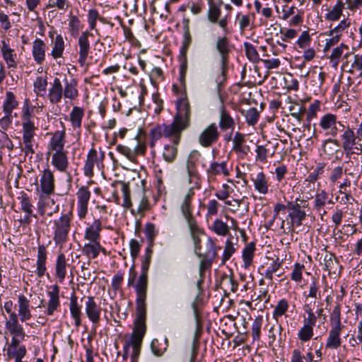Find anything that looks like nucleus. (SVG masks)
Returning a JSON list of instances; mask_svg holds the SVG:
<instances>
[{"label": "nucleus", "instance_id": "nucleus-32", "mask_svg": "<svg viewBox=\"0 0 362 362\" xmlns=\"http://www.w3.org/2000/svg\"><path fill=\"white\" fill-rule=\"evenodd\" d=\"M69 267V264L67 263L65 255L64 253L59 254L55 263V276L59 282L64 281Z\"/></svg>", "mask_w": 362, "mask_h": 362}, {"label": "nucleus", "instance_id": "nucleus-30", "mask_svg": "<svg viewBox=\"0 0 362 362\" xmlns=\"http://www.w3.org/2000/svg\"><path fill=\"white\" fill-rule=\"evenodd\" d=\"M103 229L102 222L100 219H95L86 228L84 239L91 242H100V232Z\"/></svg>", "mask_w": 362, "mask_h": 362}, {"label": "nucleus", "instance_id": "nucleus-59", "mask_svg": "<svg viewBox=\"0 0 362 362\" xmlns=\"http://www.w3.org/2000/svg\"><path fill=\"white\" fill-rule=\"evenodd\" d=\"M263 322V317L259 315L255 317L252 326V337L253 341H259L261 336V328Z\"/></svg>", "mask_w": 362, "mask_h": 362}, {"label": "nucleus", "instance_id": "nucleus-12", "mask_svg": "<svg viewBox=\"0 0 362 362\" xmlns=\"http://www.w3.org/2000/svg\"><path fill=\"white\" fill-rule=\"evenodd\" d=\"M105 158V153L100 151L98 154L95 148H92L88 153L87 158L83 166V173L86 177H92L93 176V168L95 165L100 170L103 167V160Z\"/></svg>", "mask_w": 362, "mask_h": 362}, {"label": "nucleus", "instance_id": "nucleus-45", "mask_svg": "<svg viewBox=\"0 0 362 362\" xmlns=\"http://www.w3.org/2000/svg\"><path fill=\"white\" fill-rule=\"evenodd\" d=\"M100 250H101L100 242L89 241L82 247V253L88 259H95L98 256Z\"/></svg>", "mask_w": 362, "mask_h": 362}, {"label": "nucleus", "instance_id": "nucleus-31", "mask_svg": "<svg viewBox=\"0 0 362 362\" xmlns=\"http://www.w3.org/2000/svg\"><path fill=\"white\" fill-rule=\"evenodd\" d=\"M219 127L223 131L233 129L235 126V119L230 115L229 111L222 105L219 108Z\"/></svg>", "mask_w": 362, "mask_h": 362}, {"label": "nucleus", "instance_id": "nucleus-53", "mask_svg": "<svg viewBox=\"0 0 362 362\" xmlns=\"http://www.w3.org/2000/svg\"><path fill=\"white\" fill-rule=\"evenodd\" d=\"M245 54L247 59L255 63L259 60V54L255 47V46L248 42H245L243 43Z\"/></svg>", "mask_w": 362, "mask_h": 362}, {"label": "nucleus", "instance_id": "nucleus-5", "mask_svg": "<svg viewBox=\"0 0 362 362\" xmlns=\"http://www.w3.org/2000/svg\"><path fill=\"white\" fill-rule=\"evenodd\" d=\"M146 297L136 296V308L137 317L135 321V327L129 339V341L142 342L146 333Z\"/></svg>", "mask_w": 362, "mask_h": 362}, {"label": "nucleus", "instance_id": "nucleus-33", "mask_svg": "<svg viewBox=\"0 0 362 362\" xmlns=\"http://www.w3.org/2000/svg\"><path fill=\"white\" fill-rule=\"evenodd\" d=\"M47 250L44 245H40L37 247V257L36 262V274L38 278H42L46 272Z\"/></svg>", "mask_w": 362, "mask_h": 362}, {"label": "nucleus", "instance_id": "nucleus-17", "mask_svg": "<svg viewBox=\"0 0 362 362\" xmlns=\"http://www.w3.org/2000/svg\"><path fill=\"white\" fill-rule=\"evenodd\" d=\"M221 13V11L218 5L214 3L209 4L207 12L209 21L213 24L218 23L219 27L223 29V32L227 34L228 33V19L227 17H224L219 20Z\"/></svg>", "mask_w": 362, "mask_h": 362}, {"label": "nucleus", "instance_id": "nucleus-51", "mask_svg": "<svg viewBox=\"0 0 362 362\" xmlns=\"http://www.w3.org/2000/svg\"><path fill=\"white\" fill-rule=\"evenodd\" d=\"M142 342L126 340L124 344V349H129L130 346L133 349L131 356V362H139V357L141 352V346Z\"/></svg>", "mask_w": 362, "mask_h": 362}, {"label": "nucleus", "instance_id": "nucleus-49", "mask_svg": "<svg viewBox=\"0 0 362 362\" xmlns=\"http://www.w3.org/2000/svg\"><path fill=\"white\" fill-rule=\"evenodd\" d=\"M255 251V243L254 242L249 243L243 250V260L245 268L249 267L254 257Z\"/></svg>", "mask_w": 362, "mask_h": 362}, {"label": "nucleus", "instance_id": "nucleus-36", "mask_svg": "<svg viewBox=\"0 0 362 362\" xmlns=\"http://www.w3.org/2000/svg\"><path fill=\"white\" fill-rule=\"evenodd\" d=\"M49 37L52 39V43L53 45L50 53L51 56L54 59L62 57L65 47L64 40L62 35L59 34L57 35L55 38H54V33L50 32L49 33Z\"/></svg>", "mask_w": 362, "mask_h": 362}, {"label": "nucleus", "instance_id": "nucleus-54", "mask_svg": "<svg viewBox=\"0 0 362 362\" xmlns=\"http://www.w3.org/2000/svg\"><path fill=\"white\" fill-rule=\"evenodd\" d=\"M330 326L331 327L344 328L341 321V308L340 305L335 306L330 315Z\"/></svg>", "mask_w": 362, "mask_h": 362}, {"label": "nucleus", "instance_id": "nucleus-64", "mask_svg": "<svg viewBox=\"0 0 362 362\" xmlns=\"http://www.w3.org/2000/svg\"><path fill=\"white\" fill-rule=\"evenodd\" d=\"M144 233L146 235V237L148 241L149 242L148 246H151V248L153 246L154 239L158 234V232L156 230L155 225L152 223H146L145 226Z\"/></svg>", "mask_w": 362, "mask_h": 362}, {"label": "nucleus", "instance_id": "nucleus-25", "mask_svg": "<svg viewBox=\"0 0 362 362\" xmlns=\"http://www.w3.org/2000/svg\"><path fill=\"white\" fill-rule=\"evenodd\" d=\"M206 175L209 179H214L216 176L223 175L227 177L230 175V171L227 167V163L222 161L221 163L211 162L206 169Z\"/></svg>", "mask_w": 362, "mask_h": 362}, {"label": "nucleus", "instance_id": "nucleus-48", "mask_svg": "<svg viewBox=\"0 0 362 362\" xmlns=\"http://www.w3.org/2000/svg\"><path fill=\"white\" fill-rule=\"evenodd\" d=\"M168 347V339L165 337L163 341L155 339L151 341L152 352L157 356H161Z\"/></svg>", "mask_w": 362, "mask_h": 362}, {"label": "nucleus", "instance_id": "nucleus-18", "mask_svg": "<svg viewBox=\"0 0 362 362\" xmlns=\"http://www.w3.org/2000/svg\"><path fill=\"white\" fill-rule=\"evenodd\" d=\"M91 34L85 31L81 33V35L78 37V62L81 66H84L86 59L88 58V54L90 49V42L88 40V37Z\"/></svg>", "mask_w": 362, "mask_h": 362}, {"label": "nucleus", "instance_id": "nucleus-9", "mask_svg": "<svg viewBox=\"0 0 362 362\" xmlns=\"http://www.w3.org/2000/svg\"><path fill=\"white\" fill-rule=\"evenodd\" d=\"M40 198L45 199V204H48L49 202L54 204V201L49 198V196L54 194L55 190V180L53 172L49 169H45L42 172L40 180Z\"/></svg>", "mask_w": 362, "mask_h": 362}, {"label": "nucleus", "instance_id": "nucleus-22", "mask_svg": "<svg viewBox=\"0 0 362 362\" xmlns=\"http://www.w3.org/2000/svg\"><path fill=\"white\" fill-rule=\"evenodd\" d=\"M63 84L59 78H54L48 91V99L52 105L58 104L63 98Z\"/></svg>", "mask_w": 362, "mask_h": 362}, {"label": "nucleus", "instance_id": "nucleus-29", "mask_svg": "<svg viewBox=\"0 0 362 362\" xmlns=\"http://www.w3.org/2000/svg\"><path fill=\"white\" fill-rule=\"evenodd\" d=\"M31 114L27 109L23 115V139L33 140L36 127L30 119Z\"/></svg>", "mask_w": 362, "mask_h": 362}, {"label": "nucleus", "instance_id": "nucleus-61", "mask_svg": "<svg viewBox=\"0 0 362 362\" xmlns=\"http://www.w3.org/2000/svg\"><path fill=\"white\" fill-rule=\"evenodd\" d=\"M69 28L71 35L76 37L81 28V23L79 18L76 16H71L69 21Z\"/></svg>", "mask_w": 362, "mask_h": 362}, {"label": "nucleus", "instance_id": "nucleus-19", "mask_svg": "<svg viewBox=\"0 0 362 362\" xmlns=\"http://www.w3.org/2000/svg\"><path fill=\"white\" fill-rule=\"evenodd\" d=\"M232 151L238 155L240 158L247 156L250 151V148L246 144V136L244 134L237 132L232 139Z\"/></svg>", "mask_w": 362, "mask_h": 362}, {"label": "nucleus", "instance_id": "nucleus-24", "mask_svg": "<svg viewBox=\"0 0 362 362\" xmlns=\"http://www.w3.org/2000/svg\"><path fill=\"white\" fill-rule=\"evenodd\" d=\"M63 97L65 99L75 100L79 95L78 90V81L76 78L68 79L65 77L63 80Z\"/></svg>", "mask_w": 362, "mask_h": 362}, {"label": "nucleus", "instance_id": "nucleus-35", "mask_svg": "<svg viewBox=\"0 0 362 362\" xmlns=\"http://www.w3.org/2000/svg\"><path fill=\"white\" fill-rule=\"evenodd\" d=\"M46 45L43 40L37 38L33 42L32 54L37 64H42L45 59Z\"/></svg>", "mask_w": 362, "mask_h": 362}, {"label": "nucleus", "instance_id": "nucleus-46", "mask_svg": "<svg viewBox=\"0 0 362 362\" xmlns=\"http://www.w3.org/2000/svg\"><path fill=\"white\" fill-rule=\"evenodd\" d=\"M18 106V102L14 93L11 91H6V98L3 103V111L6 115L12 114L13 110Z\"/></svg>", "mask_w": 362, "mask_h": 362}, {"label": "nucleus", "instance_id": "nucleus-27", "mask_svg": "<svg viewBox=\"0 0 362 362\" xmlns=\"http://www.w3.org/2000/svg\"><path fill=\"white\" fill-rule=\"evenodd\" d=\"M344 328L331 327L326 340V349L331 350L338 349L342 343L341 334Z\"/></svg>", "mask_w": 362, "mask_h": 362}, {"label": "nucleus", "instance_id": "nucleus-7", "mask_svg": "<svg viewBox=\"0 0 362 362\" xmlns=\"http://www.w3.org/2000/svg\"><path fill=\"white\" fill-rule=\"evenodd\" d=\"M72 217V213L69 212L62 214L58 219L54 221L53 240L57 245L62 246L67 241Z\"/></svg>", "mask_w": 362, "mask_h": 362}, {"label": "nucleus", "instance_id": "nucleus-14", "mask_svg": "<svg viewBox=\"0 0 362 362\" xmlns=\"http://www.w3.org/2000/svg\"><path fill=\"white\" fill-rule=\"evenodd\" d=\"M220 137V132L216 123L206 127L198 136V142L204 148H209L216 144Z\"/></svg>", "mask_w": 362, "mask_h": 362}, {"label": "nucleus", "instance_id": "nucleus-21", "mask_svg": "<svg viewBox=\"0 0 362 362\" xmlns=\"http://www.w3.org/2000/svg\"><path fill=\"white\" fill-rule=\"evenodd\" d=\"M49 288L50 290L47 291L49 299L47 302V309L45 310V313L48 316H52L60 307L59 286L57 284H54Z\"/></svg>", "mask_w": 362, "mask_h": 362}, {"label": "nucleus", "instance_id": "nucleus-20", "mask_svg": "<svg viewBox=\"0 0 362 362\" xmlns=\"http://www.w3.org/2000/svg\"><path fill=\"white\" fill-rule=\"evenodd\" d=\"M52 156L51 163L54 168L61 173H66L69 168L68 151H55L47 153Z\"/></svg>", "mask_w": 362, "mask_h": 362}, {"label": "nucleus", "instance_id": "nucleus-42", "mask_svg": "<svg viewBox=\"0 0 362 362\" xmlns=\"http://www.w3.org/2000/svg\"><path fill=\"white\" fill-rule=\"evenodd\" d=\"M69 309L76 327H79L81 325V306L78 304L77 296L75 294L70 298Z\"/></svg>", "mask_w": 362, "mask_h": 362}, {"label": "nucleus", "instance_id": "nucleus-39", "mask_svg": "<svg viewBox=\"0 0 362 362\" xmlns=\"http://www.w3.org/2000/svg\"><path fill=\"white\" fill-rule=\"evenodd\" d=\"M112 186L115 189L119 188L124 199L122 206L126 209H130L132 206V203L131 201L129 183L121 180H117L112 182Z\"/></svg>", "mask_w": 362, "mask_h": 362}, {"label": "nucleus", "instance_id": "nucleus-34", "mask_svg": "<svg viewBox=\"0 0 362 362\" xmlns=\"http://www.w3.org/2000/svg\"><path fill=\"white\" fill-rule=\"evenodd\" d=\"M171 139L173 143L165 144L162 151L163 158L168 163H173L177 158L178 153L177 146L180 144L181 137H179L177 143L175 141V137H171Z\"/></svg>", "mask_w": 362, "mask_h": 362}, {"label": "nucleus", "instance_id": "nucleus-4", "mask_svg": "<svg viewBox=\"0 0 362 362\" xmlns=\"http://www.w3.org/2000/svg\"><path fill=\"white\" fill-rule=\"evenodd\" d=\"M194 245L195 253L202 257L199 264V275L202 277L206 270L211 269V264L217 255V250L215 243L211 238H209L205 243L206 250H204L201 246V239L197 236L196 239H192Z\"/></svg>", "mask_w": 362, "mask_h": 362}, {"label": "nucleus", "instance_id": "nucleus-47", "mask_svg": "<svg viewBox=\"0 0 362 362\" xmlns=\"http://www.w3.org/2000/svg\"><path fill=\"white\" fill-rule=\"evenodd\" d=\"M83 116V108L78 106H74L73 107L70 112L69 117L71 126L74 129L81 128Z\"/></svg>", "mask_w": 362, "mask_h": 362}, {"label": "nucleus", "instance_id": "nucleus-11", "mask_svg": "<svg viewBox=\"0 0 362 362\" xmlns=\"http://www.w3.org/2000/svg\"><path fill=\"white\" fill-rule=\"evenodd\" d=\"M149 146L152 148L155 147L156 143L162 136L166 138L175 137V143L178 141L179 137H180L171 124H162L153 126L149 131Z\"/></svg>", "mask_w": 362, "mask_h": 362}, {"label": "nucleus", "instance_id": "nucleus-63", "mask_svg": "<svg viewBox=\"0 0 362 362\" xmlns=\"http://www.w3.org/2000/svg\"><path fill=\"white\" fill-rule=\"evenodd\" d=\"M313 336V327L303 325L298 333L299 339L302 341H309Z\"/></svg>", "mask_w": 362, "mask_h": 362}, {"label": "nucleus", "instance_id": "nucleus-28", "mask_svg": "<svg viewBox=\"0 0 362 362\" xmlns=\"http://www.w3.org/2000/svg\"><path fill=\"white\" fill-rule=\"evenodd\" d=\"M337 123L341 125L339 122L337 121L336 115L328 113L322 117L320 126L324 130L327 131V134L334 136L338 133V129L337 128Z\"/></svg>", "mask_w": 362, "mask_h": 362}, {"label": "nucleus", "instance_id": "nucleus-2", "mask_svg": "<svg viewBox=\"0 0 362 362\" xmlns=\"http://www.w3.org/2000/svg\"><path fill=\"white\" fill-rule=\"evenodd\" d=\"M194 195V189L192 188L189 189L180 203V211L187 223L192 238L197 240V236L202 235L204 230L199 227L196 218L192 214L194 206L192 201Z\"/></svg>", "mask_w": 362, "mask_h": 362}, {"label": "nucleus", "instance_id": "nucleus-56", "mask_svg": "<svg viewBox=\"0 0 362 362\" xmlns=\"http://www.w3.org/2000/svg\"><path fill=\"white\" fill-rule=\"evenodd\" d=\"M282 267V262L279 261V258L273 260L272 262L267 267L264 272V277L270 281L273 279V274L277 273Z\"/></svg>", "mask_w": 362, "mask_h": 362}, {"label": "nucleus", "instance_id": "nucleus-16", "mask_svg": "<svg viewBox=\"0 0 362 362\" xmlns=\"http://www.w3.org/2000/svg\"><path fill=\"white\" fill-rule=\"evenodd\" d=\"M84 299L85 311L88 318L93 325H98L100 320L101 308L97 304L93 296H84L81 300Z\"/></svg>", "mask_w": 362, "mask_h": 362}, {"label": "nucleus", "instance_id": "nucleus-55", "mask_svg": "<svg viewBox=\"0 0 362 362\" xmlns=\"http://www.w3.org/2000/svg\"><path fill=\"white\" fill-rule=\"evenodd\" d=\"M232 239V238H228L225 243L223 254L221 259L222 264H225L236 251V248L234 245L235 244L233 243Z\"/></svg>", "mask_w": 362, "mask_h": 362}, {"label": "nucleus", "instance_id": "nucleus-52", "mask_svg": "<svg viewBox=\"0 0 362 362\" xmlns=\"http://www.w3.org/2000/svg\"><path fill=\"white\" fill-rule=\"evenodd\" d=\"M47 86V77L37 76L33 83L34 92L38 96H44L46 93Z\"/></svg>", "mask_w": 362, "mask_h": 362}, {"label": "nucleus", "instance_id": "nucleus-6", "mask_svg": "<svg viewBox=\"0 0 362 362\" xmlns=\"http://www.w3.org/2000/svg\"><path fill=\"white\" fill-rule=\"evenodd\" d=\"M191 107L187 98H181L177 102V113L171 123L181 137L182 132L190 125Z\"/></svg>", "mask_w": 362, "mask_h": 362}, {"label": "nucleus", "instance_id": "nucleus-26", "mask_svg": "<svg viewBox=\"0 0 362 362\" xmlns=\"http://www.w3.org/2000/svg\"><path fill=\"white\" fill-rule=\"evenodd\" d=\"M5 327L11 335H18L21 339L24 340L25 333L21 325L18 322L17 314H11L6 320Z\"/></svg>", "mask_w": 362, "mask_h": 362}, {"label": "nucleus", "instance_id": "nucleus-8", "mask_svg": "<svg viewBox=\"0 0 362 362\" xmlns=\"http://www.w3.org/2000/svg\"><path fill=\"white\" fill-rule=\"evenodd\" d=\"M183 35L182 46L180 47V56L183 62L180 66V77L184 78L187 69V53L192 42V36L190 32V19L185 15L183 16L182 21Z\"/></svg>", "mask_w": 362, "mask_h": 362}, {"label": "nucleus", "instance_id": "nucleus-57", "mask_svg": "<svg viewBox=\"0 0 362 362\" xmlns=\"http://www.w3.org/2000/svg\"><path fill=\"white\" fill-rule=\"evenodd\" d=\"M211 228L213 231L218 235L225 236L229 231V227L221 219H216L212 226Z\"/></svg>", "mask_w": 362, "mask_h": 362}, {"label": "nucleus", "instance_id": "nucleus-38", "mask_svg": "<svg viewBox=\"0 0 362 362\" xmlns=\"http://www.w3.org/2000/svg\"><path fill=\"white\" fill-rule=\"evenodd\" d=\"M65 132L57 131L54 133L49 144V151H62L64 150Z\"/></svg>", "mask_w": 362, "mask_h": 362}, {"label": "nucleus", "instance_id": "nucleus-10", "mask_svg": "<svg viewBox=\"0 0 362 362\" xmlns=\"http://www.w3.org/2000/svg\"><path fill=\"white\" fill-rule=\"evenodd\" d=\"M308 203L306 200L297 198L294 202H288V216L293 226H300L306 218L305 208L308 207Z\"/></svg>", "mask_w": 362, "mask_h": 362}, {"label": "nucleus", "instance_id": "nucleus-50", "mask_svg": "<svg viewBox=\"0 0 362 362\" xmlns=\"http://www.w3.org/2000/svg\"><path fill=\"white\" fill-rule=\"evenodd\" d=\"M344 8V4L341 0H338L332 9L326 14V19L330 21H338L342 15Z\"/></svg>", "mask_w": 362, "mask_h": 362}, {"label": "nucleus", "instance_id": "nucleus-1", "mask_svg": "<svg viewBox=\"0 0 362 362\" xmlns=\"http://www.w3.org/2000/svg\"><path fill=\"white\" fill-rule=\"evenodd\" d=\"M151 257L152 249L151 248V246H148L146 249L144 258L141 263V274L137 280H136L137 272L135 269V266L132 265L129 269L127 286L128 287L133 286L134 288L136 296L147 298L148 285V273L151 261Z\"/></svg>", "mask_w": 362, "mask_h": 362}, {"label": "nucleus", "instance_id": "nucleus-43", "mask_svg": "<svg viewBox=\"0 0 362 362\" xmlns=\"http://www.w3.org/2000/svg\"><path fill=\"white\" fill-rule=\"evenodd\" d=\"M18 313L21 322L29 320L32 315L29 308L30 303L27 298L23 295L18 296Z\"/></svg>", "mask_w": 362, "mask_h": 362}, {"label": "nucleus", "instance_id": "nucleus-3", "mask_svg": "<svg viewBox=\"0 0 362 362\" xmlns=\"http://www.w3.org/2000/svg\"><path fill=\"white\" fill-rule=\"evenodd\" d=\"M215 48L220 57L221 73L216 80L217 90L220 94L222 86L226 81V72L229 63V56L232 52V45L228 37L218 36L216 40Z\"/></svg>", "mask_w": 362, "mask_h": 362}, {"label": "nucleus", "instance_id": "nucleus-41", "mask_svg": "<svg viewBox=\"0 0 362 362\" xmlns=\"http://www.w3.org/2000/svg\"><path fill=\"white\" fill-rule=\"evenodd\" d=\"M252 180L254 183L255 189L258 192L262 194H265L268 192V179L263 172L252 175Z\"/></svg>", "mask_w": 362, "mask_h": 362}, {"label": "nucleus", "instance_id": "nucleus-40", "mask_svg": "<svg viewBox=\"0 0 362 362\" xmlns=\"http://www.w3.org/2000/svg\"><path fill=\"white\" fill-rule=\"evenodd\" d=\"M238 284L233 274L228 275L224 274L221 276L219 286L226 294H229L230 292H235L238 289Z\"/></svg>", "mask_w": 362, "mask_h": 362}, {"label": "nucleus", "instance_id": "nucleus-13", "mask_svg": "<svg viewBox=\"0 0 362 362\" xmlns=\"http://www.w3.org/2000/svg\"><path fill=\"white\" fill-rule=\"evenodd\" d=\"M329 205L333 206L334 202L329 193L324 189L317 191L313 197V208L319 214L322 221L327 213L326 208Z\"/></svg>", "mask_w": 362, "mask_h": 362}, {"label": "nucleus", "instance_id": "nucleus-60", "mask_svg": "<svg viewBox=\"0 0 362 362\" xmlns=\"http://www.w3.org/2000/svg\"><path fill=\"white\" fill-rule=\"evenodd\" d=\"M321 264L324 267V269L325 271L331 272L336 268L337 264V262L334 254L327 252L324 256L323 262H321Z\"/></svg>", "mask_w": 362, "mask_h": 362}, {"label": "nucleus", "instance_id": "nucleus-62", "mask_svg": "<svg viewBox=\"0 0 362 362\" xmlns=\"http://www.w3.org/2000/svg\"><path fill=\"white\" fill-rule=\"evenodd\" d=\"M27 353L26 348L24 345H22L18 348L8 347L6 349V354L8 358H23Z\"/></svg>", "mask_w": 362, "mask_h": 362}, {"label": "nucleus", "instance_id": "nucleus-15", "mask_svg": "<svg viewBox=\"0 0 362 362\" xmlns=\"http://www.w3.org/2000/svg\"><path fill=\"white\" fill-rule=\"evenodd\" d=\"M91 193L88 186H81L76 192L77 213L78 218L82 220L88 214V202Z\"/></svg>", "mask_w": 362, "mask_h": 362}, {"label": "nucleus", "instance_id": "nucleus-58", "mask_svg": "<svg viewBox=\"0 0 362 362\" xmlns=\"http://www.w3.org/2000/svg\"><path fill=\"white\" fill-rule=\"evenodd\" d=\"M339 142L337 140L328 139L326 140L322 146V151L328 156H333L339 150Z\"/></svg>", "mask_w": 362, "mask_h": 362}, {"label": "nucleus", "instance_id": "nucleus-37", "mask_svg": "<svg viewBox=\"0 0 362 362\" xmlns=\"http://www.w3.org/2000/svg\"><path fill=\"white\" fill-rule=\"evenodd\" d=\"M342 147L346 152H352L356 153V151H353L354 146L356 145V139H358L357 135L356 136L354 132L347 127V129L344 132L342 136Z\"/></svg>", "mask_w": 362, "mask_h": 362}, {"label": "nucleus", "instance_id": "nucleus-23", "mask_svg": "<svg viewBox=\"0 0 362 362\" xmlns=\"http://www.w3.org/2000/svg\"><path fill=\"white\" fill-rule=\"evenodd\" d=\"M1 54L2 57L6 62L7 67L16 69L17 63V54L13 49L4 40L1 42V47L0 48Z\"/></svg>", "mask_w": 362, "mask_h": 362}, {"label": "nucleus", "instance_id": "nucleus-44", "mask_svg": "<svg viewBox=\"0 0 362 362\" xmlns=\"http://www.w3.org/2000/svg\"><path fill=\"white\" fill-rule=\"evenodd\" d=\"M344 49H349L348 45L341 43L332 50L328 59L333 69H337L338 68L340 58L342 57Z\"/></svg>", "mask_w": 362, "mask_h": 362}]
</instances>
